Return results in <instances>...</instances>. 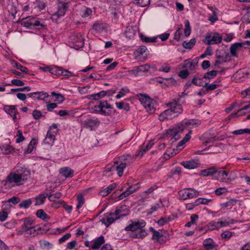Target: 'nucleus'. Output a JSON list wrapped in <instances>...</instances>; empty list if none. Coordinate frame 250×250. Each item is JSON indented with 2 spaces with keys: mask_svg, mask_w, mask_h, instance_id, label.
<instances>
[{
  "mask_svg": "<svg viewBox=\"0 0 250 250\" xmlns=\"http://www.w3.org/2000/svg\"><path fill=\"white\" fill-rule=\"evenodd\" d=\"M30 172L26 168L18 167L8 175L6 183L12 186L21 185L30 177Z\"/></svg>",
  "mask_w": 250,
  "mask_h": 250,
  "instance_id": "nucleus-1",
  "label": "nucleus"
},
{
  "mask_svg": "<svg viewBox=\"0 0 250 250\" xmlns=\"http://www.w3.org/2000/svg\"><path fill=\"white\" fill-rule=\"evenodd\" d=\"M129 222L130 224L125 228V230L131 231L129 234L131 238L143 239L147 235V232L144 229L146 225L144 220L133 221L130 220Z\"/></svg>",
  "mask_w": 250,
  "mask_h": 250,
  "instance_id": "nucleus-2",
  "label": "nucleus"
},
{
  "mask_svg": "<svg viewBox=\"0 0 250 250\" xmlns=\"http://www.w3.org/2000/svg\"><path fill=\"white\" fill-rule=\"evenodd\" d=\"M225 169L224 167L218 169L215 168L214 178L225 183L233 181L235 179V176H233V173L231 172L229 173Z\"/></svg>",
  "mask_w": 250,
  "mask_h": 250,
  "instance_id": "nucleus-3",
  "label": "nucleus"
},
{
  "mask_svg": "<svg viewBox=\"0 0 250 250\" xmlns=\"http://www.w3.org/2000/svg\"><path fill=\"white\" fill-rule=\"evenodd\" d=\"M58 125L57 124H53L49 128L45 138L43 140L44 144L48 146H51L53 145L55 140L54 134L58 132Z\"/></svg>",
  "mask_w": 250,
  "mask_h": 250,
  "instance_id": "nucleus-4",
  "label": "nucleus"
},
{
  "mask_svg": "<svg viewBox=\"0 0 250 250\" xmlns=\"http://www.w3.org/2000/svg\"><path fill=\"white\" fill-rule=\"evenodd\" d=\"M179 199L185 200L188 199L196 198L199 195V191L193 188H187L181 189L178 192Z\"/></svg>",
  "mask_w": 250,
  "mask_h": 250,
  "instance_id": "nucleus-5",
  "label": "nucleus"
},
{
  "mask_svg": "<svg viewBox=\"0 0 250 250\" xmlns=\"http://www.w3.org/2000/svg\"><path fill=\"white\" fill-rule=\"evenodd\" d=\"M184 130H185V125L183 123H181L178 124L176 127L168 129L167 132V136L171 137V140H174V141H176L180 138L179 133L182 132Z\"/></svg>",
  "mask_w": 250,
  "mask_h": 250,
  "instance_id": "nucleus-6",
  "label": "nucleus"
},
{
  "mask_svg": "<svg viewBox=\"0 0 250 250\" xmlns=\"http://www.w3.org/2000/svg\"><path fill=\"white\" fill-rule=\"evenodd\" d=\"M112 108V107L111 105L109 104L107 101H100L99 105H95L94 106V109L97 113L105 116H108L111 113L109 110L106 111L105 109H110Z\"/></svg>",
  "mask_w": 250,
  "mask_h": 250,
  "instance_id": "nucleus-7",
  "label": "nucleus"
},
{
  "mask_svg": "<svg viewBox=\"0 0 250 250\" xmlns=\"http://www.w3.org/2000/svg\"><path fill=\"white\" fill-rule=\"evenodd\" d=\"M136 97L146 109L150 110L153 109L154 102L148 95L139 93Z\"/></svg>",
  "mask_w": 250,
  "mask_h": 250,
  "instance_id": "nucleus-8",
  "label": "nucleus"
},
{
  "mask_svg": "<svg viewBox=\"0 0 250 250\" xmlns=\"http://www.w3.org/2000/svg\"><path fill=\"white\" fill-rule=\"evenodd\" d=\"M222 40V36L218 33H214L212 35L208 34L205 37L204 42L208 45L220 43Z\"/></svg>",
  "mask_w": 250,
  "mask_h": 250,
  "instance_id": "nucleus-9",
  "label": "nucleus"
},
{
  "mask_svg": "<svg viewBox=\"0 0 250 250\" xmlns=\"http://www.w3.org/2000/svg\"><path fill=\"white\" fill-rule=\"evenodd\" d=\"M84 127L90 128L91 130L97 127L100 124V120L96 117H89L83 122Z\"/></svg>",
  "mask_w": 250,
  "mask_h": 250,
  "instance_id": "nucleus-10",
  "label": "nucleus"
},
{
  "mask_svg": "<svg viewBox=\"0 0 250 250\" xmlns=\"http://www.w3.org/2000/svg\"><path fill=\"white\" fill-rule=\"evenodd\" d=\"M21 24L22 26L27 28H32V26H38L39 25L42 27L45 26L44 24H41L40 21L35 17L29 18L25 21H22Z\"/></svg>",
  "mask_w": 250,
  "mask_h": 250,
  "instance_id": "nucleus-11",
  "label": "nucleus"
},
{
  "mask_svg": "<svg viewBox=\"0 0 250 250\" xmlns=\"http://www.w3.org/2000/svg\"><path fill=\"white\" fill-rule=\"evenodd\" d=\"M3 109L13 118L15 122L18 121L17 115L19 114V112L16 105H6L3 106Z\"/></svg>",
  "mask_w": 250,
  "mask_h": 250,
  "instance_id": "nucleus-12",
  "label": "nucleus"
},
{
  "mask_svg": "<svg viewBox=\"0 0 250 250\" xmlns=\"http://www.w3.org/2000/svg\"><path fill=\"white\" fill-rule=\"evenodd\" d=\"M179 102V99L177 98V100H175L174 102L167 104V106L170 108L172 113L176 116L183 112V108Z\"/></svg>",
  "mask_w": 250,
  "mask_h": 250,
  "instance_id": "nucleus-13",
  "label": "nucleus"
},
{
  "mask_svg": "<svg viewBox=\"0 0 250 250\" xmlns=\"http://www.w3.org/2000/svg\"><path fill=\"white\" fill-rule=\"evenodd\" d=\"M58 1V10L55 15L58 17L63 16L65 15L68 7V3L62 1V0H57Z\"/></svg>",
  "mask_w": 250,
  "mask_h": 250,
  "instance_id": "nucleus-14",
  "label": "nucleus"
},
{
  "mask_svg": "<svg viewBox=\"0 0 250 250\" xmlns=\"http://www.w3.org/2000/svg\"><path fill=\"white\" fill-rule=\"evenodd\" d=\"M129 212V210L127 206L123 205L117 207L114 214L116 216H117L116 219H119L128 215Z\"/></svg>",
  "mask_w": 250,
  "mask_h": 250,
  "instance_id": "nucleus-15",
  "label": "nucleus"
},
{
  "mask_svg": "<svg viewBox=\"0 0 250 250\" xmlns=\"http://www.w3.org/2000/svg\"><path fill=\"white\" fill-rule=\"evenodd\" d=\"M203 245L206 250H217V245L211 238H208L204 240Z\"/></svg>",
  "mask_w": 250,
  "mask_h": 250,
  "instance_id": "nucleus-16",
  "label": "nucleus"
},
{
  "mask_svg": "<svg viewBox=\"0 0 250 250\" xmlns=\"http://www.w3.org/2000/svg\"><path fill=\"white\" fill-rule=\"evenodd\" d=\"M181 165L186 168L192 169L198 167L200 165L198 160H191L188 161H183Z\"/></svg>",
  "mask_w": 250,
  "mask_h": 250,
  "instance_id": "nucleus-17",
  "label": "nucleus"
},
{
  "mask_svg": "<svg viewBox=\"0 0 250 250\" xmlns=\"http://www.w3.org/2000/svg\"><path fill=\"white\" fill-rule=\"evenodd\" d=\"M104 237L101 235L93 240V243L90 245V248L92 250L98 249L104 244Z\"/></svg>",
  "mask_w": 250,
  "mask_h": 250,
  "instance_id": "nucleus-18",
  "label": "nucleus"
},
{
  "mask_svg": "<svg viewBox=\"0 0 250 250\" xmlns=\"http://www.w3.org/2000/svg\"><path fill=\"white\" fill-rule=\"evenodd\" d=\"M243 46V43L237 42L232 44L230 47V55L233 57H237V52L241 50Z\"/></svg>",
  "mask_w": 250,
  "mask_h": 250,
  "instance_id": "nucleus-19",
  "label": "nucleus"
},
{
  "mask_svg": "<svg viewBox=\"0 0 250 250\" xmlns=\"http://www.w3.org/2000/svg\"><path fill=\"white\" fill-rule=\"evenodd\" d=\"M149 65L148 64L140 65L134 67L133 69L130 71L131 74L135 75H138L140 72H145L148 71Z\"/></svg>",
  "mask_w": 250,
  "mask_h": 250,
  "instance_id": "nucleus-20",
  "label": "nucleus"
},
{
  "mask_svg": "<svg viewBox=\"0 0 250 250\" xmlns=\"http://www.w3.org/2000/svg\"><path fill=\"white\" fill-rule=\"evenodd\" d=\"M216 57L218 59L223 60V61L224 62H227L229 60V54L228 52H227L224 49H220L217 50L216 53Z\"/></svg>",
  "mask_w": 250,
  "mask_h": 250,
  "instance_id": "nucleus-21",
  "label": "nucleus"
},
{
  "mask_svg": "<svg viewBox=\"0 0 250 250\" xmlns=\"http://www.w3.org/2000/svg\"><path fill=\"white\" fill-rule=\"evenodd\" d=\"M60 173L65 178L73 176L74 170L68 167H63L60 169Z\"/></svg>",
  "mask_w": 250,
  "mask_h": 250,
  "instance_id": "nucleus-22",
  "label": "nucleus"
},
{
  "mask_svg": "<svg viewBox=\"0 0 250 250\" xmlns=\"http://www.w3.org/2000/svg\"><path fill=\"white\" fill-rule=\"evenodd\" d=\"M115 164H116L117 166H113L112 168H115L116 170L117 171L118 176L121 177L123 175L125 168L126 167V164L123 162H121L119 165H118V163L117 162H115Z\"/></svg>",
  "mask_w": 250,
  "mask_h": 250,
  "instance_id": "nucleus-23",
  "label": "nucleus"
},
{
  "mask_svg": "<svg viewBox=\"0 0 250 250\" xmlns=\"http://www.w3.org/2000/svg\"><path fill=\"white\" fill-rule=\"evenodd\" d=\"M135 34L136 29L133 26L128 25L126 27L124 32V35L126 38L131 39L134 37Z\"/></svg>",
  "mask_w": 250,
  "mask_h": 250,
  "instance_id": "nucleus-24",
  "label": "nucleus"
},
{
  "mask_svg": "<svg viewBox=\"0 0 250 250\" xmlns=\"http://www.w3.org/2000/svg\"><path fill=\"white\" fill-rule=\"evenodd\" d=\"M47 195H48V193L46 194L44 193H41L38 196H36L34 198L36 201L35 206H37L43 204Z\"/></svg>",
  "mask_w": 250,
  "mask_h": 250,
  "instance_id": "nucleus-25",
  "label": "nucleus"
},
{
  "mask_svg": "<svg viewBox=\"0 0 250 250\" xmlns=\"http://www.w3.org/2000/svg\"><path fill=\"white\" fill-rule=\"evenodd\" d=\"M32 224V221L30 219H24V223L21 227L20 231L23 232L24 231L33 228Z\"/></svg>",
  "mask_w": 250,
  "mask_h": 250,
  "instance_id": "nucleus-26",
  "label": "nucleus"
},
{
  "mask_svg": "<svg viewBox=\"0 0 250 250\" xmlns=\"http://www.w3.org/2000/svg\"><path fill=\"white\" fill-rule=\"evenodd\" d=\"M153 144L154 143L152 141H149L146 144L144 143L142 146L141 149L140 150L138 155H140L142 157L144 153L152 146Z\"/></svg>",
  "mask_w": 250,
  "mask_h": 250,
  "instance_id": "nucleus-27",
  "label": "nucleus"
},
{
  "mask_svg": "<svg viewBox=\"0 0 250 250\" xmlns=\"http://www.w3.org/2000/svg\"><path fill=\"white\" fill-rule=\"evenodd\" d=\"M204 80H205V78H203V77L200 78L199 77L198 75H195L192 79L191 82H192V84L195 85L204 86L205 83Z\"/></svg>",
  "mask_w": 250,
  "mask_h": 250,
  "instance_id": "nucleus-28",
  "label": "nucleus"
},
{
  "mask_svg": "<svg viewBox=\"0 0 250 250\" xmlns=\"http://www.w3.org/2000/svg\"><path fill=\"white\" fill-rule=\"evenodd\" d=\"M185 125V129L187 126L191 125L192 127H197L201 124V121L198 119H190L185 122H182Z\"/></svg>",
  "mask_w": 250,
  "mask_h": 250,
  "instance_id": "nucleus-29",
  "label": "nucleus"
},
{
  "mask_svg": "<svg viewBox=\"0 0 250 250\" xmlns=\"http://www.w3.org/2000/svg\"><path fill=\"white\" fill-rule=\"evenodd\" d=\"M10 62L11 64L14 67H16L22 72L25 73L26 74H28V69L27 68L21 65L20 63L14 60H11Z\"/></svg>",
  "mask_w": 250,
  "mask_h": 250,
  "instance_id": "nucleus-30",
  "label": "nucleus"
},
{
  "mask_svg": "<svg viewBox=\"0 0 250 250\" xmlns=\"http://www.w3.org/2000/svg\"><path fill=\"white\" fill-rule=\"evenodd\" d=\"M109 92H110L109 90H102L99 93L90 95V97L95 100H98L99 99L104 97L107 94L109 95L110 94H108Z\"/></svg>",
  "mask_w": 250,
  "mask_h": 250,
  "instance_id": "nucleus-31",
  "label": "nucleus"
},
{
  "mask_svg": "<svg viewBox=\"0 0 250 250\" xmlns=\"http://www.w3.org/2000/svg\"><path fill=\"white\" fill-rule=\"evenodd\" d=\"M215 168L210 167L208 169L202 170L200 172L201 174L204 176H212L214 178Z\"/></svg>",
  "mask_w": 250,
  "mask_h": 250,
  "instance_id": "nucleus-32",
  "label": "nucleus"
},
{
  "mask_svg": "<svg viewBox=\"0 0 250 250\" xmlns=\"http://www.w3.org/2000/svg\"><path fill=\"white\" fill-rule=\"evenodd\" d=\"M37 216L40 219L46 221L50 219V217L42 209H39L36 213Z\"/></svg>",
  "mask_w": 250,
  "mask_h": 250,
  "instance_id": "nucleus-33",
  "label": "nucleus"
},
{
  "mask_svg": "<svg viewBox=\"0 0 250 250\" xmlns=\"http://www.w3.org/2000/svg\"><path fill=\"white\" fill-rule=\"evenodd\" d=\"M32 204V199L29 198L26 200L22 201L19 204V208H20L27 209L30 207Z\"/></svg>",
  "mask_w": 250,
  "mask_h": 250,
  "instance_id": "nucleus-34",
  "label": "nucleus"
},
{
  "mask_svg": "<svg viewBox=\"0 0 250 250\" xmlns=\"http://www.w3.org/2000/svg\"><path fill=\"white\" fill-rule=\"evenodd\" d=\"M92 28L97 32H102L105 29L104 24L103 22H96L92 26Z\"/></svg>",
  "mask_w": 250,
  "mask_h": 250,
  "instance_id": "nucleus-35",
  "label": "nucleus"
},
{
  "mask_svg": "<svg viewBox=\"0 0 250 250\" xmlns=\"http://www.w3.org/2000/svg\"><path fill=\"white\" fill-rule=\"evenodd\" d=\"M196 40L194 38L191 39L188 42L184 41L183 42V46L186 49H190L195 45Z\"/></svg>",
  "mask_w": 250,
  "mask_h": 250,
  "instance_id": "nucleus-36",
  "label": "nucleus"
},
{
  "mask_svg": "<svg viewBox=\"0 0 250 250\" xmlns=\"http://www.w3.org/2000/svg\"><path fill=\"white\" fill-rule=\"evenodd\" d=\"M208 82H209V81L205 82L204 83V86H203L204 87H206V91H209L214 90L218 86H219V84H217V83H211V84H209Z\"/></svg>",
  "mask_w": 250,
  "mask_h": 250,
  "instance_id": "nucleus-37",
  "label": "nucleus"
},
{
  "mask_svg": "<svg viewBox=\"0 0 250 250\" xmlns=\"http://www.w3.org/2000/svg\"><path fill=\"white\" fill-rule=\"evenodd\" d=\"M217 71L216 70H211L209 72H207L205 75L203 76V78H205V80L206 81L207 79L210 80L214 78L217 75Z\"/></svg>",
  "mask_w": 250,
  "mask_h": 250,
  "instance_id": "nucleus-38",
  "label": "nucleus"
},
{
  "mask_svg": "<svg viewBox=\"0 0 250 250\" xmlns=\"http://www.w3.org/2000/svg\"><path fill=\"white\" fill-rule=\"evenodd\" d=\"M51 95L55 97V101L58 103H62L65 100L64 96L60 93H56L55 92L53 91L51 92Z\"/></svg>",
  "mask_w": 250,
  "mask_h": 250,
  "instance_id": "nucleus-39",
  "label": "nucleus"
},
{
  "mask_svg": "<svg viewBox=\"0 0 250 250\" xmlns=\"http://www.w3.org/2000/svg\"><path fill=\"white\" fill-rule=\"evenodd\" d=\"M116 218L112 217H107L106 219L103 218L101 220V222L104 224L106 227H108L109 225L112 224L115 221L117 220Z\"/></svg>",
  "mask_w": 250,
  "mask_h": 250,
  "instance_id": "nucleus-40",
  "label": "nucleus"
},
{
  "mask_svg": "<svg viewBox=\"0 0 250 250\" xmlns=\"http://www.w3.org/2000/svg\"><path fill=\"white\" fill-rule=\"evenodd\" d=\"M38 140L36 139H32L28 146V148L26 150L27 152L30 153L34 149L35 146L37 144Z\"/></svg>",
  "mask_w": 250,
  "mask_h": 250,
  "instance_id": "nucleus-41",
  "label": "nucleus"
},
{
  "mask_svg": "<svg viewBox=\"0 0 250 250\" xmlns=\"http://www.w3.org/2000/svg\"><path fill=\"white\" fill-rule=\"evenodd\" d=\"M62 73V67L54 66L51 67V73L57 76H61Z\"/></svg>",
  "mask_w": 250,
  "mask_h": 250,
  "instance_id": "nucleus-42",
  "label": "nucleus"
},
{
  "mask_svg": "<svg viewBox=\"0 0 250 250\" xmlns=\"http://www.w3.org/2000/svg\"><path fill=\"white\" fill-rule=\"evenodd\" d=\"M185 26L184 34L186 37H188L190 35L191 32V27L188 20L185 21Z\"/></svg>",
  "mask_w": 250,
  "mask_h": 250,
  "instance_id": "nucleus-43",
  "label": "nucleus"
},
{
  "mask_svg": "<svg viewBox=\"0 0 250 250\" xmlns=\"http://www.w3.org/2000/svg\"><path fill=\"white\" fill-rule=\"evenodd\" d=\"M141 40L144 42H156V38H151L146 36L145 35L141 34L140 35Z\"/></svg>",
  "mask_w": 250,
  "mask_h": 250,
  "instance_id": "nucleus-44",
  "label": "nucleus"
},
{
  "mask_svg": "<svg viewBox=\"0 0 250 250\" xmlns=\"http://www.w3.org/2000/svg\"><path fill=\"white\" fill-rule=\"evenodd\" d=\"M62 196L61 192H57L54 194H48V198L50 201H55L56 199H59Z\"/></svg>",
  "mask_w": 250,
  "mask_h": 250,
  "instance_id": "nucleus-45",
  "label": "nucleus"
},
{
  "mask_svg": "<svg viewBox=\"0 0 250 250\" xmlns=\"http://www.w3.org/2000/svg\"><path fill=\"white\" fill-rule=\"evenodd\" d=\"M78 204L77 205V208L80 209L84 203V199L82 194H79L77 197Z\"/></svg>",
  "mask_w": 250,
  "mask_h": 250,
  "instance_id": "nucleus-46",
  "label": "nucleus"
},
{
  "mask_svg": "<svg viewBox=\"0 0 250 250\" xmlns=\"http://www.w3.org/2000/svg\"><path fill=\"white\" fill-rule=\"evenodd\" d=\"M0 148L2 153L4 154H10L14 150V148L9 145L3 146L2 147H0Z\"/></svg>",
  "mask_w": 250,
  "mask_h": 250,
  "instance_id": "nucleus-47",
  "label": "nucleus"
},
{
  "mask_svg": "<svg viewBox=\"0 0 250 250\" xmlns=\"http://www.w3.org/2000/svg\"><path fill=\"white\" fill-rule=\"evenodd\" d=\"M182 67L188 68L190 70H193L195 69L192 65V62H190V59L185 60L183 62Z\"/></svg>",
  "mask_w": 250,
  "mask_h": 250,
  "instance_id": "nucleus-48",
  "label": "nucleus"
},
{
  "mask_svg": "<svg viewBox=\"0 0 250 250\" xmlns=\"http://www.w3.org/2000/svg\"><path fill=\"white\" fill-rule=\"evenodd\" d=\"M147 50V48L145 46H141L135 52L134 54L136 57H138L140 55H142Z\"/></svg>",
  "mask_w": 250,
  "mask_h": 250,
  "instance_id": "nucleus-49",
  "label": "nucleus"
},
{
  "mask_svg": "<svg viewBox=\"0 0 250 250\" xmlns=\"http://www.w3.org/2000/svg\"><path fill=\"white\" fill-rule=\"evenodd\" d=\"M76 40L74 41L75 42H78L79 45H78L79 47H83L84 46V39L83 38L81 34L76 35Z\"/></svg>",
  "mask_w": 250,
  "mask_h": 250,
  "instance_id": "nucleus-50",
  "label": "nucleus"
},
{
  "mask_svg": "<svg viewBox=\"0 0 250 250\" xmlns=\"http://www.w3.org/2000/svg\"><path fill=\"white\" fill-rule=\"evenodd\" d=\"M35 95H38V97H35L38 100H44L49 97L48 94L43 91L36 92Z\"/></svg>",
  "mask_w": 250,
  "mask_h": 250,
  "instance_id": "nucleus-51",
  "label": "nucleus"
},
{
  "mask_svg": "<svg viewBox=\"0 0 250 250\" xmlns=\"http://www.w3.org/2000/svg\"><path fill=\"white\" fill-rule=\"evenodd\" d=\"M129 91V89L126 87H123L118 92V94L116 96V98L117 99H120L124 97L126 93H128Z\"/></svg>",
  "mask_w": 250,
  "mask_h": 250,
  "instance_id": "nucleus-52",
  "label": "nucleus"
},
{
  "mask_svg": "<svg viewBox=\"0 0 250 250\" xmlns=\"http://www.w3.org/2000/svg\"><path fill=\"white\" fill-rule=\"evenodd\" d=\"M24 84V82L18 79H13L11 81V83L5 84V85L11 86L12 85H14L16 86H22Z\"/></svg>",
  "mask_w": 250,
  "mask_h": 250,
  "instance_id": "nucleus-53",
  "label": "nucleus"
},
{
  "mask_svg": "<svg viewBox=\"0 0 250 250\" xmlns=\"http://www.w3.org/2000/svg\"><path fill=\"white\" fill-rule=\"evenodd\" d=\"M150 0H134V3L141 7H145L150 3Z\"/></svg>",
  "mask_w": 250,
  "mask_h": 250,
  "instance_id": "nucleus-54",
  "label": "nucleus"
},
{
  "mask_svg": "<svg viewBox=\"0 0 250 250\" xmlns=\"http://www.w3.org/2000/svg\"><path fill=\"white\" fill-rule=\"evenodd\" d=\"M171 220L170 217H163L161 218L158 221L157 224L160 226H162Z\"/></svg>",
  "mask_w": 250,
  "mask_h": 250,
  "instance_id": "nucleus-55",
  "label": "nucleus"
},
{
  "mask_svg": "<svg viewBox=\"0 0 250 250\" xmlns=\"http://www.w3.org/2000/svg\"><path fill=\"white\" fill-rule=\"evenodd\" d=\"M164 236L163 234L160 233V232L157 230H156L153 233L152 239H156L158 242L161 243V239L163 238Z\"/></svg>",
  "mask_w": 250,
  "mask_h": 250,
  "instance_id": "nucleus-56",
  "label": "nucleus"
},
{
  "mask_svg": "<svg viewBox=\"0 0 250 250\" xmlns=\"http://www.w3.org/2000/svg\"><path fill=\"white\" fill-rule=\"evenodd\" d=\"M208 229L210 230H212L215 229H217L219 228V226L217 224V222L211 221L208 223L207 226Z\"/></svg>",
  "mask_w": 250,
  "mask_h": 250,
  "instance_id": "nucleus-57",
  "label": "nucleus"
},
{
  "mask_svg": "<svg viewBox=\"0 0 250 250\" xmlns=\"http://www.w3.org/2000/svg\"><path fill=\"white\" fill-rule=\"evenodd\" d=\"M236 203V200L233 199H230L227 202L224 203L221 205V206L223 207H232L235 205Z\"/></svg>",
  "mask_w": 250,
  "mask_h": 250,
  "instance_id": "nucleus-58",
  "label": "nucleus"
},
{
  "mask_svg": "<svg viewBox=\"0 0 250 250\" xmlns=\"http://www.w3.org/2000/svg\"><path fill=\"white\" fill-rule=\"evenodd\" d=\"M234 222V220L233 219H230V221H222L221 220L220 221L217 222V224H218V226H219V228L223 227V226H229L230 224H233Z\"/></svg>",
  "mask_w": 250,
  "mask_h": 250,
  "instance_id": "nucleus-59",
  "label": "nucleus"
},
{
  "mask_svg": "<svg viewBox=\"0 0 250 250\" xmlns=\"http://www.w3.org/2000/svg\"><path fill=\"white\" fill-rule=\"evenodd\" d=\"M18 138L16 139V143H19L24 140L25 138L22 135V132L21 130L18 131V134L17 135Z\"/></svg>",
  "mask_w": 250,
  "mask_h": 250,
  "instance_id": "nucleus-60",
  "label": "nucleus"
},
{
  "mask_svg": "<svg viewBox=\"0 0 250 250\" xmlns=\"http://www.w3.org/2000/svg\"><path fill=\"white\" fill-rule=\"evenodd\" d=\"M189 75V72L187 69H184L180 71L179 73V76L182 79H186Z\"/></svg>",
  "mask_w": 250,
  "mask_h": 250,
  "instance_id": "nucleus-61",
  "label": "nucleus"
},
{
  "mask_svg": "<svg viewBox=\"0 0 250 250\" xmlns=\"http://www.w3.org/2000/svg\"><path fill=\"white\" fill-rule=\"evenodd\" d=\"M32 115L34 118L36 120L40 119L42 116V114L40 110H35L32 113Z\"/></svg>",
  "mask_w": 250,
  "mask_h": 250,
  "instance_id": "nucleus-62",
  "label": "nucleus"
},
{
  "mask_svg": "<svg viewBox=\"0 0 250 250\" xmlns=\"http://www.w3.org/2000/svg\"><path fill=\"white\" fill-rule=\"evenodd\" d=\"M161 208V204L159 203H156L151 206L150 209V211L148 212V214H151L154 211L157 210Z\"/></svg>",
  "mask_w": 250,
  "mask_h": 250,
  "instance_id": "nucleus-63",
  "label": "nucleus"
},
{
  "mask_svg": "<svg viewBox=\"0 0 250 250\" xmlns=\"http://www.w3.org/2000/svg\"><path fill=\"white\" fill-rule=\"evenodd\" d=\"M8 200L10 203H12L13 205H16L21 201L20 198L16 196H13L8 199Z\"/></svg>",
  "mask_w": 250,
  "mask_h": 250,
  "instance_id": "nucleus-64",
  "label": "nucleus"
}]
</instances>
